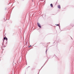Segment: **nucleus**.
Returning a JSON list of instances; mask_svg holds the SVG:
<instances>
[{"instance_id":"nucleus-2","label":"nucleus","mask_w":74,"mask_h":74,"mask_svg":"<svg viewBox=\"0 0 74 74\" xmlns=\"http://www.w3.org/2000/svg\"><path fill=\"white\" fill-rule=\"evenodd\" d=\"M58 8H59L60 9V5H58Z\"/></svg>"},{"instance_id":"nucleus-3","label":"nucleus","mask_w":74,"mask_h":74,"mask_svg":"<svg viewBox=\"0 0 74 74\" xmlns=\"http://www.w3.org/2000/svg\"><path fill=\"white\" fill-rule=\"evenodd\" d=\"M50 6H51V7H53V5H52V4H50Z\"/></svg>"},{"instance_id":"nucleus-5","label":"nucleus","mask_w":74,"mask_h":74,"mask_svg":"<svg viewBox=\"0 0 74 74\" xmlns=\"http://www.w3.org/2000/svg\"><path fill=\"white\" fill-rule=\"evenodd\" d=\"M6 41H7V40H8L7 39V38H6Z\"/></svg>"},{"instance_id":"nucleus-4","label":"nucleus","mask_w":74,"mask_h":74,"mask_svg":"<svg viewBox=\"0 0 74 74\" xmlns=\"http://www.w3.org/2000/svg\"><path fill=\"white\" fill-rule=\"evenodd\" d=\"M6 39V38H5V37H4L3 38V40H5Z\"/></svg>"},{"instance_id":"nucleus-1","label":"nucleus","mask_w":74,"mask_h":74,"mask_svg":"<svg viewBox=\"0 0 74 74\" xmlns=\"http://www.w3.org/2000/svg\"><path fill=\"white\" fill-rule=\"evenodd\" d=\"M37 25H38V27H40V28H41V26L40 24V23H38Z\"/></svg>"},{"instance_id":"nucleus-6","label":"nucleus","mask_w":74,"mask_h":74,"mask_svg":"<svg viewBox=\"0 0 74 74\" xmlns=\"http://www.w3.org/2000/svg\"><path fill=\"white\" fill-rule=\"evenodd\" d=\"M57 26H59V24L57 25Z\"/></svg>"}]
</instances>
